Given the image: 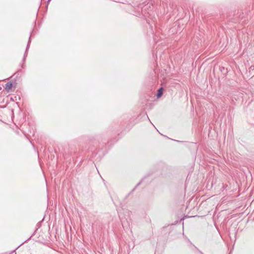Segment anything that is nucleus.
<instances>
[{
    "mask_svg": "<svg viewBox=\"0 0 254 254\" xmlns=\"http://www.w3.org/2000/svg\"><path fill=\"white\" fill-rule=\"evenodd\" d=\"M12 87V83H11V82H8L5 84L4 86V88L7 92H9L11 89Z\"/></svg>",
    "mask_w": 254,
    "mask_h": 254,
    "instance_id": "f257e3e1",
    "label": "nucleus"
},
{
    "mask_svg": "<svg viewBox=\"0 0 254 254\" xmlns=\"http://www.w3.org/2000/svg\"><path fill=\"white\" fill-rule=\"evenodd\" d=\"M163 94V88L161 87L159 88L158 90L157 93L156 94V95H162Z\"/></svg>",
    "mask_w": 254,
    "mask_h": 254,
    "instance_id": "f03ea898",
    "label": "nucleus"
},
{
    "mask_svg": "<svg viewBox=\"0 0 254 254\" xmlns=\"http://www.w3.org/2000/svg\"><path fill=\"white\" fill-rule=\"evenodd\" d=\"M10 99L12 101H14V99L12 97H11Z\"/></svg>",
    "mask_w": 254,
    "mask_h": 254,
    "instance_id": "7ed1b4c3",
    "label": "nucleus"
},
{
    "mask_svg": "<svg viewBox=\"0 0 254 254\" xmlns=\"http://www.w3.org/2000/svg\"><path fill=\"white\" fill-rule=\"evenodd\" d=\"M51 0H48V1H47V3L48 4Z\"/></svg>",
    "mask_w": 254,
    "mask_h": 254,
    "instance_id": "20e7f679",
    "label": "nucleus"
}]
</instances>
